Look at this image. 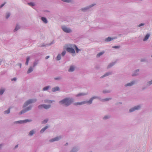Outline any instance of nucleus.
Masks as SVG:
<instances>
[{
  "instance_id": "nucleus-1",
  "label": "nucleus",
  "mask_w": 152,
  "mask_h": 152,
  "mask_svg": "<svg viewBox=\"0 0 152 152\" xmlns=\"http://www.w3.org/2000/svg\"><path fill=\"white\" fill-rule=\"evenodd\" d=\"M74 102L72 98H65L59 102V103L64 107H67L71 105Z\"/></svg>"
},
{
  "instance_id": "nucleus-2",
  "label": "nucleus",
  "mask_w": 152,
  "mask_h": 152,
  "mask_svg": "<svg viewBox=\"0 0 152 152\" xmlns=\"http://www.w3.org/2000/svg\"><path fill=\"white\" fill-rule=\"evenodd\" d=\"M99 98L98 97V96H94L91 98L88 101H84L81 102H75L74 103V105L75 106H77L78 105H80L84 104H88L90 105L92 103L94 99H96Z\"/></svg>"
},
{
  "instance_id": "nucleus-3",
  "label": "nucleus",
  "mask_w": 152,
  "mask_h": 152,
  "mask_svg": "<svg viewBox=\"0 0 152 152\" xmlns=\"http://www.w3.org/2000/svg\"><path fill=\"white\" fill-rule=\"evenodd\" d=\"M96 4H92L85 7L82 8L80 9L79 11L81 12H86L91 11V8L96 5Z\"/></svg>"
},
{
  "instance_id": "nucleus-4",
  "label": "nucleus",
  "mask_w": 152,
  "mask_h": 152,
  "mask_svg": "<svg viewBox=\"0 0 152 152\" xmlns=\"http://www.w3.org/2000/svg\"><path fill=\"white\" fill-rule=\"evenodd\" d=\"M37 101V99H29L26 101L23 104V108H25L27 107L29 104L34 103L36 102Z\"/></svg>"
},
{
  "instance_id": "nucleus-5",
  "label": "nucleus",
  "mask_w": 152,
  "mask_h": 152,
  "mask_svg": "<svg viewBox=\"0 0 152 152\" xmlns=\"http://www.w3.org/2000/svg\"><path fill=\"white\" fill-rule=\"evenodd\" d=\"M142 105L141 104H139L131 108L129 110V112L130 113L134 112L136 110H140L141 108Z\"/></svg>"
},
{
  "instance_id": "nucleus-6",
  "label": "nucleus",
  "mask_w": 152,
  "mask_h": 152,
  "mask_svg": "<svg viewBox=\"0 0 152 152\" xmlns=\"http://www.w3.org/2000/svg\"><path fill=\"white\" fill-rule=\"evenodd\" d=\"M61 28L63 31L65 32L69 33L72 32V30L69 27H68L65 26H62Z\"/></svg>"
},
{
  "instance_id": "nucleus-7",
  "label": "nucleus",
  "mask_w": 152,
  "mask_h": 152,
  "mask_svg": "<svg viewBox=\"0 0 152 152\" xmlns=\"http://www.w3.org/2000/svg\"><path fill=\"white\" fill-rule=\"evenodd\" d=\"M72 44L69 45L70 47H68V45H66L65 46V48L66 49V51L68 52L72 53H75V51L74 49L72 48L73 46L71 45Z\"/></svg>"
},
{
  "instance_id": "nucleus-8",
  "label": "nucleus",
  "mask_w": 152,
  "mask_h": 152,
  "mask_svg": "<svg viewBox=\"0 0 152 152\" xmlns=\"http://www.w3.org/2000/svg\"><path fill=\"white\" fill-rule=\"evenodd\" d=\"M31 119H25L23 120H20L15 121L14 123V124H20L26 123L27 122H30L32 121Z\"/></svg>"
},
{
  "instance_id": "nucleus-9",
  "label": "nucleus",
  "mask_w": 152,
  "mask_h": 152,
  "mask_svg": "<svg viewBox=\"0 0 152 152\" xmlns=\"http://www.w3.org/2000/svg\"><path fill=\"white\" fill-rule=\"evenodd\" d=\"M32 107H33L32 106L30 105L29 106L26 107L20 112L19 114L21 115L24 113H26L28 111L30 110L31 109Z\"/></svg>"
},
{
  "instance_id": "nucleus-10",
  "label": "nucleus",
  "mask_w": 152,
  "mask_h": 152,
  "mask_svg": "<svg viewBox=\"0 0 152 152\" xmlns=\"http://www.w3.org/2000/svg\"><path fill=\"white\" fill-rule=\"evenodd\" d=\"M137 81L134 80L131 81L130 83H128L124 85V86L126 87H131L136 83Z\"/></svg>"
},
{
  "instance_id": "nucleus-11",
  "label": "nucleus",
  "mask_w": 152,
  "mask_h": 152,
  "mask_svg": "<svg viewBox=\"0 0 152 152\" xmlns=\"http://www.w3.org/2000/svg\"><path fill=\"white\" fill-rule=\"evenodd\" d=\"M80 149V148L79 146H75L71 148L69 152H77Z\"/></svg>"
},
{
  "instance_id": "nucleus-12",
  "label": "nucleus",
  "mask_w": 152,
  "mask_h": 152,
  "mask_svg": "<svg viewBox=\"0 0 152 152\" xmlns=\"http://www.w3.org/2000/svg\"><path fill=\"white\" fill-rule=\"evenodd\" d=\"M113 74L112 72H106L105 74L100 77V78L102 79L105 77L111 75Z\"/></svg>"
},
{
  "instance_id": "nucleus-13",
  "label": "nucleus",
  "mask_w": 152,
  "mask_h": 152,
  "mask_svg": "<svg viewBox=\"0 0 152 152\" xmlns=\"http://www.w3.org/2000/svg\"><path fill=\"white\" fill-rule=\"evenodd\" d=\"M61 138V137L60 136H57L50 139L49 141L50 142H53L54 141H58Z\"/></svg>"
},
{
  "instance_id": "nucleus-14",
  "label": "nucleus",
  "mask_w": 152,
  "mask_h": 152,
  "mask_svg": "<svg viewBox=\"0 0 152 152\" xmlns=\"http://www.w3.org/2000/svg\"><path fill=\"white\" fill-rule=\"evenodd\" d=\"M140 70L138 69L134 71L133 73L132 74V77H135L139 75V72Z\"/></svg>"
},
{
  "instance_id": "nucleus-15",
  "label": "nucleus",
  "mask_w": 152,
  "mask_h": 152,
  "mask_svg": "<svg viewBox=\"0 0 152 152\" xmlns=\"http://www.w3.org/2000/svg\"><path fill=\"white\" fill-rule=\"evenodd\" d=\"M88 94V93L87 92L86 93H80L76 95V97H79L82 96H84L85 95H87Z\"/></svg>"
},
{
  "instance_id": "nucleus-16",
  "label": "nucleus",
  "mask_w": 152,
  "mask_h": 152,
  "mask_svg": "<svg viewBox=\"0 0 152 152\" xmlns=\"http://www.w3.org/2000/svg\"><path fill=\"white\" fill-rule=\"evenodd\" d=\"M99 98V99L101 101L103 102H106L109 101L112 99L111 98H107L105 99H101L98 96Z\"/></svg>"
},
{
  "instance_id": "nucleus-17",
  "label": "nucleus",
  "mask_w": 152,
  "mask_h": 152,
  "mask_svg": "<svg viewBox=\"0 0 152 152\" xmlns=\"http://www.w3.org/2000/svg\"><path fill=\"white\" fill-rule=\"evenodd\" d=\"M60 88L58 86H56L55 87L53 88H52L51 90L53 92H55L56 91H60Z\"/></svg>"
},
{
  "instance_id": "nucleus-18",
  "label": "nucleus",
  "mask_w": 152,
  "mask_h": 152,
  "mask_svg": "<svg viewBox=\"0 0 152 152\" xmlns=\"http://www.w3.org/2000/svg\"><path fill=\"white\" fill-rule=\"evenodd\" d=\"M49 126H46L45 127L43 128L40 131V133H43L45 130L49 127Z\"/></svg>"
},
{
  "instance_id": "nucleus-19",
  "label": "nucleus",
  "mask_w": 152,
  "mask_h": 152,
  "mask_svg": "<svg viewBox=\"0 0 152 152\" xmlns=\"http://www.w3.org/2000/svg\"><path fill=\"white\" fill-rule=\"evenodd\" d=\"M72 46H73V48H75V49L76 52L77 53H78L79 51H80L81 50L80 49H79L77 47V46L75 45L74 44H73L71 45Z\"/></svg>"
},
{
  "instance_id": "nucleus-20",
  "label": "nucleus",
  "mask_w": 152,
  "mask_h": 152,
  "mask_svg": "<svg viewBox=\"0 0 152 152\" xmlns=\"http://www.w3.org/2000/svg\"><path fill=\"white\" fill-rule=\"evenodd\" d=\"M116 63V61L112 62L109 64L107 66V69H109L113 66Z\"/></svg>"
},
{
  "instance_id": "nucleus-21",
  "label": "nucleus",
  "mask_w": 152,
  "mask_h": 152,
  "mask_svg": "<svg viewBox=\"0 0 152 152\" xmlns=\"http://www.w3.org/2000/svg\"><path fill=\"white\" fill-rule=\"evenodd\" d=\"M75 70V67L73 66H70L69 68L68 69V72H72Z\"/></svg>"
},
{
  "instance_id": "nucleus-22",
  "label": "nucleus",
  "mask_w": 152,
  "mask_h": 152,
  "mask_svg": "<svg viewBox=\"0 0 152 152\" xmlns=\"http://www.w3.org/2000/svg\"><path fill=\"white\" fill-rule=\"evenodd\" d=\"M151 34L149 33H148L145 36L144 38L143 39L144 41H145L147 40L150 37Z\"/></svg>"
},
{
  "instance_id": "nucleus-23",
  "label": "nucleus",
  "mask_w": 152,
  "mask_h": 152,
  "mask_svg": "<svg viewBox=\"0 0 152 152\" xmlns=\"http://www.w3.org/2000/svg\"><path fill=\"white\" fill-rule=\"evenodd\" d=\"M35 132L36 131L34 130H32L29 132V133L28 134V135L30 136H32L35 133Z\"/></svg>"
},
{
  "instance_id": "nucleus-24",
  "label": "nucleus",
  "mask_w": 152,
  "mask_h": 152,
  "mask_svg": "<svg viewBox=\"0 0 152 152\" xmlns=\"http://www.w3.org/2000/svg\"><path fill=\"white\" fill-rule=\"evenodd\" d=\"M115 38H116L115 37L111 38L110 37H108L105 39V41L106 42H110L111 40H112L115 39Z\"/></svg>"
},
{
  "instance_id": "nucleus-25",
  "label": "nucleus",
  "mask_w": 152,
  "mask_h": 152,
  "mask_svg": "<svg viewBox=\"0 0 152 152\" xmlns=\"http://www.w3.org/2000/svg\"><path fill=\"white\" fill-rule=\"evenodd\" d=\"M41 20L45 23H48L47 19L45 17H42L41 18Z\"/></svg>"
},
{
  "instance_id": "nucleus-26",
  "label": "nucleus",
  "mask_w": 152,
  "mask_h": 152,
  "mask_svg": "<svg viewBox=\"0 0 152 152\" xmlns=\"http://www.w3.org/2000/svg\"><path fill=\"white\" fill-rule=\"evenodd\" d=\"M20 28V26L18 24H16V26L14 30V31L15 32L17 31Z\"/></svg>"
},
{
  "instance_id": "nucleus-27",
  "label": "nucleus",
  "mask_w": 152,
  "mask_h": 152,
  "mask_svg": "<svg viewBox=\"0 0 152 152\" xmlns=\"http://www.w3.org/2000/svg\"><path fill=\"white\" fill-rule=\"evenodd\" d=\"M54 43V42L53 41L52 42L48 44L45 45L44 43L42 44V45L40 46L41 47H45L46 46H50L52 44H53Z\"/></svg>"
},
{
  "instance_id": "nucleus-28",
  "label": "nucleus",
  "mask_w": 152,
  "mask_h": 152,
  "mask_svg": "<svg viewBox=\"0 0 152 152\" xmlns=\"http://www.w3.org/2000/svg\"><path fill=\"white\" fill-rule=\"evenodd\" d=\"M51 107V105L50 104L46 105L45 104H44V108L45 109H48L50 108Z\"/></svg>"
},
{
  "instance_id": "nucleus-29",
  "label": "nucleus",
  "mask_w": 152,
  "mask_h": 152,
  "mask_svg": "<svg viewBox=\"0 0 152 152\" xmlns=\"http://www.w3.org/2000/svg\"><path fill=\"white\" fill-rule=\"evenodd\" d=\"M33 70V69L32 66H30L28 71H27V73L28 74L32 72Z\"/></svg>"
},
{
  "instance_id": "nucleus-30",
  "label": "nucleus",
  "mask_w": 152,
  "mask_h": 152,
  "mask_svg": "<svg viewBox=\"0 0 152 152\" xmlns=\"http://www.w3.org/2000/svg\"><path fill=\"white\" fill-rule=\"evenodd\" d=\"M62 1L67 3H72L73 2V0H61Z\"/></svg>"
},
{
  "instance_id": "nucleus-31",
  "label": "nucleus",
  "mask_w": 152,
  "mask_h": 152,
  "mask_svg": "<svg viewBox=\"0 0 152 152\" xmlns=\"http://www.w3.org/2000/svg\"><path fill=\"white\" fill-rule=\"evenodd\" d=\"M54 100H50L46 99L44 100V102L45 103H51L53 102H54Z\"/></svg>"
},
{
  "instance_id": "nucleus-32",
  "label": "nucleus",
  "mask_w": 152,
  "mask_h": 152,
  "mask_svg": "<svg viewBox=\"0 0 152 152\" xmlns=\"http://www.w3.org/2000/svg\"><path fill=\"white\" fill-rule=\"evenodd\" d=\"M11 108L9 107L7 110H5L4 111V113L5 114H9L10 113V110Z\"/></svg>"
},
{
  "instance_id": "nucleus-33",
  "label": "nucleus",
  "mask_w": 152,
  "mask_h": 152,
  "mask_svg": "<svg viewBox=\"0 0 152 152\" xmlns=\"http://www.w3.org/2000/svg\"><path fill=\"white\" fill-rule=\"evenodd\" d=\"M110 118V115H107L104 116V117H103L102 119L104 120H106Z\"/></svg>"
},
{
  "instance_id": "nucleus-34",
  "label": "nucleus",
  "mask_w": 152,
  "mask_h": 152,
  "mask_svg": "<svg viewBox=\"0 0 152 152\" xmlns=\"http://www.w3.org/2000/svg\"><path fill=\"white\" fill-rule=\"evenodd\" d=\"M61 55L60 54H58L57 56L56 57V59L57 61H59L61 60Z\"/></svg>"
},
{
  "instance_id": "nucleus-35",
  "label": "nucleus",
  "mask_w": 152,
  "mask_h": 152,
  "mask_svg": "<svg viewBox=\"0 0 152 152\" xmlns=\"http://www.w3.org/2000/svg\"><path fill=\"white\" fill-rule=\"evenodd\" d=\"M49 119L48 118H46L43 121H42V124H45L47 123Z\"/></svg>"
},
{
  "instance_id": "nucleus-36",
  "label": "nucleus",
  "mask_w": 152,
  "mask_h": 152,
  "mask_svg": "<svg viewBox=\"0 0 152 152\" xmlns=\"http://www.w3.org/2000/svg\"><path fill=\"white\" fill-rule=\"evenodd\" d=\"M28 4L31 7H34L35 6V4L33 2H28Z\"/></svg>"
},
{
  "instance_id": "nucleus-37",
  "label": "nucleus",
  "mask_w": 152,
  "mask_h": 152,
  "mask_svg": "<svg viewBox=\"0 0 152 152\" xmlns=\"http://www.w3.org/2000/svg\"><path fill=\"white\" fill-rule=\"evenodd\" d=\"M104 53V52H100L96 55V57L97 58L101 56Z\"/></svg>"
},
{
  "instance_id": "nucleus-38",
  "label": "nucleus",
  "mask_w": 152,
  "mask_h": 152,
  "mask_svg": "<svg viewBox=\"0 0 152 152\" xmlns=\"http://www.w3.org/2000/svg\"><path fill=\"white\" fill-rule=\"evenodd\" d=\"M5 90L4 88H1L0 89V95H2L4 93Z\"/></svg>"
},
{
  "instance_id": "nucleus-39",
  "label": "nucleus",
  "mask_w": 152,
  "mask_h": 152,
  "mask_svg": "<svg viewBox=\"0 0 152 152\" xmlns=\"http://www.w3.org/2000/svg\"><path fill=\"white\" fill-rule=\"evenodd\" d=\"M30 57L29 56H28L27 57L26 59V61L25 63V64L26 65H28V63L29 62V60L30 59Z\"/></svg>"
},
{
  "instance_id": "nucleus-40",
  "label": "nucleus",
  "mask_w": 152,
  "mask_h": 152,
  "mask_svg": "<svg viewBox=\"0 0 152 152\" xmlns=\"http://www.w3.org/2000/svg\"><path fill=\"white\" fill-rule=\"evenodd\" d=\"M50 88V86H47L44 87L42 89V91H46L48 90Z\"/></svg>"
},
{
  "instance_id": "nucleus-41",
  "label": "nucleus",
  "mask_w": 152,
  "mask_h": 152,
  "mask_svg": "<svg viewBox=\"0 0 152 152\" xmlns=\"http://www.w3.org/2000/svg\"><path fill=\"white\" fill-rule=\"evenodd\" d=\"M38 108L39 110H41L44 108V104H42L39 105L38 106Z\"/></svg>"
},
{
  "instance_id": "nucleus-42",
  "label": "nucleus",
  "mask_w": 152,
  "mask_h": 152,
  "mask_svg": "<svg viewBox=\"0 0 152 152\" xmlns=\"http://www.w3.org/2000/svg\"><path fill=\"white\" fill-rule=\"evenodd\" d=\"M38 64V61L37 60H35L33 64V67H34Z\"/></svg>"
},
{
  "instance_id": "nucleus-43",
  "label": "nucleus",
  "mask_w": 152,
  "mask_h": 152,
  "mask_svg": "<svg viewBox=\"0 0 152 152\" xmlns=\"http://www.w3.org/2000/svg\"><path fill=\"white\" fill-rule=\"evenodd\" d=\"M111 91L110 90H104L103 91V93L104 94H106V93H109L111 92Z\"/></svg>"
},
{
  "instance_id": "nucleus-44",
  "label": "nucleus",
  "mask_w": 152,
  "mask_h": 152,
  "mask_svg": "<svg viewBox=\"0 0 152 152\" xmlns=\"http://www.w3.org/2000/svg\"><path fill=\"white\" fill-rule=\"evenodd\" d=\"M10 13L9 12H7L6 13V19H8L10 16Z\"/></svg>"
},
{
  "instance_id": "nucleus-45",
  "label": "nucleus",
  "mask_w": 152,
  "mask_h": 152,
  "mask_svg": "<svg viewBox=\"0 0 152 152\" xmlns=\"http://www.w3.org/2000/svg\"><path fill=\"white\" fill-rule=\"evenodd\" d=\"M140 61L141 62H145L147 61V60L145 58H142L140 59Z\"/></svg>"
},
{
  "instance_id": "nucleus-46",
  "label": "nucleus",
  "mask_w": 152,
  "mask_h": 152,
  "mask_svg": "<svg viewBox=\"0 0 152 152\" xmlns=\"http://www.w3.org/2000/svg\"><path fill=\"white\" fill-rule=\"evenodd\" d=\"M152 84V80L147 82V85L149 86Z\"/></svg>"
},
{
  "instance_id": "nucleus-47",
  "label": "nucleus",
  "mask_w": 152,
  "mask_h": 152,
  "mask_svg": "<svg viewBox=\"0 0 152 152\" xmlns=\"http://www.w3.org/2000/svg\"><path fill=\"white\" fill-rule=\"evenodd\" d=\"M54 79L56 80H59L61 79V77H58L54 78Z\"/></svg>"
},
{
  "instance_id": "nucleus-48",
  "label": "nucleus",
  "mask_w": 152,
  "mask_h": 152,
  "mask_svg": "<svg viewBox=\"0 0 152 152\" xmlns=\"http://www.w3.org/2000/svg\"><path fill=\"white\" fill-rule=\"evenodd\" d=\"M66 53V51L65 50L63 51L61 55L62 56H64L65 55Z\"/></svg>"
},
{
  "instance_id": "nucleus-49",
  "label": "nucleus",
  "mask_w": 152,
  "mask_h": 152,
  "mask_svg": "<svg viewBox=\"0 0 152 152\" xmlns=\"http://www.w3.org/2000/svg\"><path fill=\"white\" fill-rule=\"evenodd\" d=\"M120 46H112V48L115 49H118L120 48Z\"/></svg>"
},
{
  "instance_id": "nucleus-50",
  "label": "nucleus",
  "mask_w": 152,
  "mask_h": 152,
  "mask_svg": "<svg viewBox=\"0 0 152 152\" xmlns=\"http://www.w3.org/2000/svg\"><path fill=\"white\" fill-rule=\"evenodd\" d=\"M6 2H5L4 4H1L0 6V8H1L2 7H3L4 6V5L6 4Z\"/></svg>"
},
{
  "instance_id": "nucleus-51",
  "label": "nucleus",
  "mask_w": 152,
  "mask_h": 152,
  "mask_svg": "<svg viewBox=\"0 0 152 152\" xmlns=\"http://www.w3.org/2000/svg\"><path fill=\"white\" fill-rule=\"evenodd\" d=\"M144 25H145V24H144V23H140V24H139L138 25V26L139 27H141V26H143Z\"/></svg>"
},
{
  "instance_id": "nucleus-52",
  "label": "nucleus",
  "mask_w": 152,
  "mask_h": 152,
  "mask_svg": "<svg viewBox=\"0 0 152 152\" xmlns=\"http://www.w3.org/2000/svg\"><path fill=\"white\" fill-rule=\"evenodd\" d=\"M17 80V79L15 77H14L11 79L12 81H16Z\"/></svg>"
},
{
  "instance_id": "nucleus-53",
  "label": "nucleus",
  "mask_w": 152,
  "mask_h": 152,
  "mask_svg": "<svg viewBox=\"0 0 152 152\" xmlns=\"http://www.w3.org/2000/svg\"><path fill=\"white\" fill-rule=\"evenodd\" d=\"M19 66L20 68L21 67L22 64L21 63H19L18 64H17Z\"/></svg>"
},
{
  "instance_id": "nucleus-54",
  "label": "nucleus",
  "mask_w": 152,
  "mask_h": 152,
  "mask_svg": "<svg viewBox=\"0 0 152 152\" xmlns=\"http://www.w3.org/2000/svg\"><path fill=\"white\" fill-rule=\"evenodd\" d=\"M3 145L4 144H0V149H1Z\"/></svg>"
},
{
  "instance_id": "nucleus-55",
  "label": "nucleus",
  "mask_w": 152,
  "mask_h": 152,
  "mask_svg": "<svg viewBox=\"0 0 152 152\" xmlns=\"http://www.w3.org/2000/svg\"><path fill=\"white\" fill-rule=\"evenodd\" d=\"M44 11L45 12H50V11L49 10H44Z\"/></svg>"
},
{
  "instance_id": "nucleus-56",
  "label": "nucleus",
  "mask_w": 152,
  "mask_h": 152,
  "mask_svg": "<svg viewBox=\"0 0 152 152\" xmlns=\"http://www.w3.org/2000/svg\"><path fill=\"white\" fill-rule=\"evenodd\" d=\"M18 147V145H16L15 147V148H14V149H16V148H17Z\"/></svg>"
},
{
  "instance_id": "nucleus-57",
  "label": "nucleus",
  "mask_w": 152,
  "mask_h": 152,
  "mask_svg": "<svg viewBox=\"0 0 152 152\" xmlns=\"http://www.w3.org/2000/svg\"><path fill=\"white\" fill-rule=\"evenodd\" d=\"M50 57V56H46L45 58V59H48V58H49Z\"/></svg>"
},
{
  "instance_id": "nucleus-58",
  "label": "nucleus",
  "mask_w": 152,
  "mask_h": 152,
  "mask_svg": "<svg viewBox=\"0 0 152 152\" xmlns=\"http://www.w3.org/2000/svg\"><path fill=\"white\" fill-rule=\"evenodd\" d=\"M146 87H142V90H144L145 89H146Z\"/></svg>"
},
{
  "instance_id": "nucleus-59",
  "label": "nucleus",
  "mask_w": 152,
  "mask_h": 152,
  "mask_svg": "<svg viewBox=\"0 0 152 152\" xmlns=\"http://www.w3.org/2000/svg\"><path fill=\"white\" fill-rule=\"evenodd\" d=\"M118 104H122V102H119L118 103H117V104H116V105H118Z\"/></svg>"
},
{
  "instance_id": "nucleus-60",
  "label": "nucleus",
  "mask_w": 152,
  "mask_h": 152,
  "mask_svg": "<svg viewBox=\"0 0 152 152\" xmlns=\"http://www.w3.org/2000/svg\"><path fill=\"white\" fill-rule=\"evenodd\" d=\"M68 142H66L64 145V146H67L68 145Z\"/></svg>"
},
{
  "instance_id": "nucleus-61",
  "label": "nucleus",
  "mask_w": 152,
  "mask_h": 152,
  "mask_svg": "<svg viewBox=\"0 0 152 152\" xmlns=\"http://www.w3.org/2000/svg\"><path fill=\"white\" fill-rule=\"evenodd\" d=\"M2 61V60L0 59V62H1Z\"/></svg>"
},
{
  "instance_id": "nucleus-62",
  "label": "nucleus",
  "mask_w": 152,
  "mask_h": 152,
  "mask_svg": "<svg viewBox=\"0 0 152 152\" xmlns=\"http://www.w3.org/2000/svg\"><path fill=\"white\" fill-rule=\"evenodd\" d=\"M88 152H92V151H88Z\"/></svg>"
},
{
  "instance_id": "nucleus-63",
  "label": "nucleus",
  "mask_w": 152,
  "mask_h": 152,
  "mask_svg": "<svg viewBox=\"0 0 152 152\" xmlns=\"http://www.w3.org/2000/svg\"><path fill=\"white\" fill-rule=\"evenodd\" d=\"M1 62H0V65L1 64Z\"/></svg>"
},
{
  "instance_id": "nucleus-64",
  "label": "nucleus",
  "mask_w": 152,
  "mask_h": 152,
  "mask_svg": "<svg viewBox=\"0 0 152 152\" xmlns=\"http://www.w3.org/2000/svg\"><path fill=\"white\" fill-rule=\"evenodd\" d=\"M151 57L152 58V55L151 56Z\"/></svg>"
}]
</instances>
